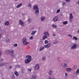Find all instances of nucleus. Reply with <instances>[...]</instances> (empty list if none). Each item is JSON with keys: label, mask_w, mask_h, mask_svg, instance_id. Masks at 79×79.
Instances as JSON below:
<instances>
[{"label": "nucleus", "mask_w": 79, "mask_h": 79, "mask_svg": "<svg viewBox=\"0 0 79 79\" xmlns=\"http://www.w3.org/2000/svg\"><path fill=\"white\" fill-rule=\"evenodd\" d=\"M26 58H28L25 60V62L26 64H28L29 63H30L32 60L31 59V56L28 55L26 56Z\"/></svg>", "instance_id": "f257e3e1"}, {"label": "nucleus", "mask_w": 79, "mask_h": 79, "mask_svg": "<svg viewBox=\"0 0 79 79\" xmlns=\"http://www.w3.org/2000/svg\"><path fill=\"white\" fill-rule=\"evenodd\" d=\"M22 42L23 45H27L29 44V42H27V39L26 38H24L22 40Z\"/></svg>", "instance_id": "f03ea898"}, {"label": "nucleus", "mask_w": 79, "mask_h": 79, "mask_svg": "<svg viewBox=\"0 0 79 79\" xmlns=\"http://www.w3.org/2000/svg\"><path fill=\"white\" fill-rule=\"evenodd\" d=\"M10 56L12 58L15 57V53H14V50H12L10 53Z\"/></svg>", "instance_id": "7ed1b4c3"}, {"label": "nucleus", "mask_w": 79, "mask_h": 79, "mask_svg": "<svg viewBox=\"0 0 79 79\" xmlns=\"http://www.w3.org/2000/svg\"><path fill=\"white\" fill-rule=\"evenodd\" d=\"M60 66L62 67V68H67L68 66V64H65L64 63L61 64Z\"/></svg>", "instance_id": "20e7f679"}, {"label": "nucleus", "mask_w": 79, "mask_h": 79, "mask_svg": "<svg viewBox=\"0 0 79 79\" xmlns=\"http://www.w3.org/2000/svg\"><path fill=\"white\" fill-rule=\"evenodd\" d=\"M53 20L54 22H56L57 21H58V17L56 16L54 17Z\"/></svg>", "instance_id": "39448f33"}, {"label": "nucleus", "mask_w": 79, "mask_h": 79, "mask_svg": "<svg viewBox=\"0 0 79 79\" xmlns=\"http://www.w3.org/2000/svg\"><path fill=\"white\" fill-rule=\"evenodd\" d=\"M33 9H34V10H39V7H38V6L36 5H34L33 6Z\"/></svg>", "instance_id": "423d86ee"}, {"label": "nucleus", "mask_w": 79, "mask_h": 79, "mask_svg": "<svg viewBox=\"0 0 79 79\" xmlns=\"http://www.w3.org/2000/svg\"><path fill=\"white\" fill-rule=\"evenodd\" d=\"M76 47H77V44H74L72 46L71 48V49L72 50H73V49L76 48Z\"/></svg>", "instance_id": "0eeeda50"}, {"label": "nucleus", "mask_w": 79, "mask_h": 79, "mask_svg": "<svg viewBox=\"0 0 79 79\" xmlns=\"http://www.w3.org/2000/svg\"><path fill=\"white\" fill-rule=\"evenodd\" d=\"M11 52V50H7L6 51V53L7 54V55H9V54H10Z\"/></svg>", "instance_id": "6e6552de"}, {"label": "nucleus", "mask_w": 79, "mask_h": 79, "mask_svg": "<svg viewBox=\"0 0 79 79\" xmlns=\"http://www.w3.org/2000/svg\"><path fill=\"white\" fill-rule=\"evenodd\" d=\"M19 23L20 25H21L22 26H24V24L23 23V22L21 20L19 21Z\"/></svg>", "instance_id": "1a4fd4ad"}, {"label": "nucleus", "mask_w": 79, "mask_h": 79, "mask_svg": "<svg viewBox=\"0 0 79 79\" xmlns=\"http://www.w3.org/2000/svg\"><path fill=\"white\" fill-rule=\"evenodd\" d=\"M44 35L46 36H49V33L48 31H45L44 32Z\"/></svg>", "instance_id": "9d476101"}, {"label": "nucleus", "mask_w": 79, "mask_h": 79, "mask_svg": "<svg viewBox=\"0 0 79 79\" xmlns=\"http://www.w3.org/2000/svg\"><path fill=\"white\" fill-rule=\"evenodd\" d=\"M50 46V43H48V44L45 45L44 47L45 48H48Z\"/></svg>", "instance_id": "9b49d317"}, {"label": "nucleus", "mask_w": 79, "mask_h": 79, "mask_svg": "<svg viewBox=\"0 0 79 79\" xmlns=\"http://www.w3.org/2000/svg\"><path fill=\"white\" fill-rule=\"evenodd\" d=\"M66 71L68 72H71L72 71V69L71 68H67L66 69Z\"/></svg>", "instance_id": "f8f14e48"}, {"label": "nucleus", "mask_w": 79, "mask_h": 79, "mask_svg": "<svg viewBox=\"0 0 79 79\" xmlns=\"http://www.w3.org/2000/svg\"><path fill=\"white\" fill-rule=\"evenodd\" d=\"M39 69V66L38 64H36L35 67V70H38Z\"/></svg>", "instance_id": "ddd939ff"}, {"label": "nucleus", "mask_w": 79, "mask_h": 79, "mask_svg": "<svg viewBox=\"0 0 79 79\" xmlns=\"http://www.w3.org/2000/svg\"><path fill=\"white\" fill-rule=\"evenodd\" d=\"M23 5V4L22 3H20L17 6H16V8H19V7H21Z\"/></svg>", "instance_id": "4468645a"}, {"label": "nucleus", "mask_w": 79, "mask_h": 79, "mask_svg": "<svg viewBox=\"0 0 79 79\" xmlns=\"http://www.w3.org/2000/svg\"><path fill=\"white\" fill-rule=\"evenodd\" d=\"M35 13L36 15H39V9L35 11Z\"/></svg>", "instance_id": "2eb2a0df"}, {"label": "nucleus", "mask_w": 79, "mask_h": 79, "mask_svg": "<svg viewBox=\"0 0 79 79\" xmlns=\"http://www.w3.org/2000/svg\"><path fill=\"white\" fill-rule=\"evenodd\" d=\"M45 19V17H42L41 18V21H44Z\"/></svg>", "instance_id": "dca6fc26"}, {"label": "nucleus", "mask_w": 79, "mask_h": 79, "mask_svg": "<svg viewBox=\"0 0 79 79\" xmlns=\"http://www.w3.org/2000/svg\"><path fill=\"white\" fill-rule=\"evenodd\" d=\"M53 44H58V41L57 40L55 39V40H53Z\"/></svg>", "instance_id": "f3484780"}, {"label": "nucleus", "mask_w": 79, "mask_h": 79, "mask_svg": "<svg viewBox=\"0 0 79 79\" xmlns=\"http://www.w3.org/2000/svg\"><path fill=\"white\" fill-rule=\"evenodd\" d=\"M37 32V31H32L31 33V35H34L35 34V33Z\"/></svg>", "instance_id": "a211bd4d"}, {"label": "nucleus", "mask_w": 79, "mask_h": 79, "mask_svg": "<svg viewBox=\"0 0 79 79\" xmlns=\"http://www.w3.org/2000/svg\"><path fill=\"white\" fill-rule=\"evenodd\" d=\"M45 48V46L44 47H41L40 49V51H42L43 50H44V49Z\"/></svg>", "instance_id": "6ab92c4d"}, {"label": "nucleus", "mask_w": 79, "mask_h": 79, "mask_svg": "<svg viewBox=\"0 0 79 79\" xmlns=\"http://www.w3.org/2000/svg\"><path fill=\"white\" fill-rule=\"evenodd\" d=\"M70 18V19H73V15L72 13H71L69 15Z\"/></svg>", "instance_id": "aec40b11"}, {"label": "nucleus", "mask_w": 79, "mask_h": 79, "mask_svg": "<svg viewBox=\"0 0 79 79\" xmlns=\"http://www.w3.org/2000/svg\"><path fill=\"white\" fill-rule=\"evenodd\" d=\"M5 24L6 26H9V24H10L9 23V22L8 21L6 22L5 23Z\"/></svg>", "instance_id": "412c9836"}, {"label": "nucleus", "mask_w": 79, "mask_h": 79, "mask_svg": "<svg viewBox=\"0 0 79 79\" xmlns=\"http://www.w3.org/2000/svg\"><path fill=\"white\" fill-rule=\"evenodd\" d=\"M76 74L77 75H79V69H78L76 71Z\"/></svg>", "instance_id": "4be33fe9"}, {"label": "nucleus", "mask_w": 79, "mask_h": 79, "mask_svg": "<svg viewBox=\"0 0 79 79\" xmlns=\"http://www.w3.org/2000/svg\"><path fill=\"white\" fill-rule=\"evenodd\" d=\"M68 24V21H65L63 22V24L64 25H66Z\"/></svg>", "instance_id": "5701e85b"}, {"label": "nucleus", "mask_w": 79, "mask_h": 79, "mask_svg": "<svg viewBox=\"0 0 79 79\" xmlns=\"http://www.w3.org/2000/svg\"><path fill=\"white\" fill-rule=\"evenodd\" d=\"M15 74L17 76V77H18V76H19V73H18L16 71H15Z\"/></svg>", "instance_id": "b1692460"}, {"label": "nucleus", "mask_w": 79, "mask_h": 79, "mask_svg": "<svg viewBox=\"0 0 79 79\" xmlns=\"http://www.w3.org/2000/svg\"><path fill=\"white\" fill-rule=\"evenodd\" d=\"M31 79H36L35 76L33 75H32L31 78Z\"/></svg>", "instance_id": "393cba45"}, {"label": "nucleus", "mask_w": 79, "mask_h": 79, "mask_svg": "<svg viewBox=\"0 0 79 79\" xmlns=\"http://www.w3.org/2000/svg\"><path fill=\"white\" fill-rule=\"evenodd\" d=\"M45 39H47V36L45 35L43 37V40H45Z\"/></svg>", "instance_id": "a878e982"}, {"label": "nucleus", "mask_w": 79, "mask_h": 79, "mask_svg": "<svg viewBox=\"0 0 79 79\" xmlns=\"http://www.w3.org/2000/svg\"><path fill=\"white\" fill-rule=\"evenodd\" d=\"M28 22L29 23H30L31 22V18H28V20H27Z\"/></svg>", "instance_id": "bb28decb"}, {"label": "nucleus", "mask_w": 79, "mask_h": 79, "mask_svg": "<svg viewBox=\"0 0 79 79\" xmlns=\"http://www.w3.org/2000/svg\"><path fill=\"white\" fill-rule=\"evenodd\" d=\"M73 39L75 40H78V38L76 36H73Z\"/></svg>", "instance_id": "cd10ccee"}, {"label": "nucleus", "mask_w": 79, "mask_h": 79, "mask_svg": "<svg viewBox=\"0 0 79 79\" xmlns=\"http://www.w3.org/2000/svg\"><path fill=\"white\" fill-rule=\"evenodd\" d=\"M42 60L43 61H45V60H46V57L44 56H43L42 58Z\"/></svg>", "instance_id": "c85d7f7f"}, {"label": "nucleus", "mask_w": 79, "mask_h": 79, "mask_svg": "<svg viewBox=\"0 0 79 79\" xmlns=\"http://www.w3.org/2000/svg\"><path fill=\"white\" fill-rule=\"evenodd\" d=\"M49 73L50 75H52V74H53V72L51 70L49 72Z\"/></svg>", "instance_id": "c756f323"}, {"label": "nucleus", "mask_w": 79, "mask_h": 79, "mask_svg": "<svg viewBox=\"0 0 79 79\" xmlns=\"http://www.w3.org/2000/svg\"><path fill=\"white\" fill-rule=\"evenodd\" d=\"M65 77L66 78H67L68 77V75L67 73H65Z\"/></svg>", "instance_id": "7c9ffc66"}, {"label": "nucleus", "mask_w": 79, "mask_h": 79, "mask_svg": "<svg viewBox=\"0 0 79 79\" xmlns=\"http://www.w3.org/2000/svg\"><path fill=\"white\" fill-rule=\"evenodd\" d=\"M77 68V66L75 65L74 66V67L73 68V69L74 70L76 69Z\"/></svg>", "instance_id": "2f4dec72"}, {"label": "nucleus", "mask_w": 79, "mask_h": 79, "mask_svg": "<svg viewBox=\"0 0 79 79\" xmlns=\"http://www.w3.org/2000/svg\"><path fill=\"white\" fill-rule=\"evenodd\" d=\"M16 68H20V65H16L15 66Z\"/></svg>", "instance_id": "473e14b6"}, {"label": "nucleus", "mask_w": 79, "mask_h": 79, "mask_svg": "<svg viewBox=\"0 0 79 79\" xmlns=\"http://www.w3.org/2000/svg\"><path fill=\"white\" fill-rule=\"evenodd\" d=\"M30 40H32V39H34V37H33L32 36H31L30 37Z\"/></svg>", "instance_id": "72a5a7b5"}, {"label": "nucleus", "mask_w": 79, "mask_h": 79, "mask_svg": "<svg viewBox=\"0 0 79 79\" xmlns=\"http://www.w3.org/2000/svg\"><path fill=\"white\" fill-rule=\"evenodd\" d=\"M0 60L1 61H4V59L2 58H0Z\"/></svg>", "instance_id": "f704fd0d"}, {"label": "nucleus", "mask_w": 79, "mask_h": 79, "mask_svg": "<svg viewBox=\"0 0 79 79\" xmlns=\"http://www.w3.org/2000/svg\"><path fill=\"white\" fill-rule=\"evenodd\" d=\"M60 12V9L57 10L56 11V13H59Z\"/></svg>", "instance_id": "c9c22d12"}, {"label": "nucleus", "mask_w": 79, "mask_h": 79, "mask_svg": "<svg viewBox=\"0 0 79 79\" xmlns=\"http://www.w3.org/2000/svg\"><path fill=\"white\" fill-rule=\"evenodd\" d=\"M52 26L54 28L56 27V25H55V24L52 25Z\"/></svg>", "instance_id": "e433bc0d"}, {"label": "nucleus", "mask_w": 79, "mask_h": 79, "mask_svg": "<svg viewBox=\"0 0 79 79\" xmlns=\"http://www.w3.org/2000/svg\"><path fill=\"white\" fill-rule=\"evenodd\" d=\"M5 41H6V42H9V41H10V39L8 38H6V40H5Z\"/></svg>", "instance_id": "4c0bfd02"}, {"label": "nucleus", "mask_w": 79, "mask_h": 79, "mask_svg": "<svg viewBox=\"0 0 79 79\" xmlns=\"http://www.w3.org/2000/svg\"><path fill=\"white\" fill-rule=\"evenodd\" d=\"M48 41L47 40H46L44 41V43L45 44H48Z\"/></svg>", "instance_id": "58836bf2"}, {"label": "nucleus", "mask_w": 79, "mask_h": 79, "mask_svg": "<svg viewBox=\"0 0 79 79\" xmlns=\"http://www.w3.org/2000/svg\"><path fill=\"white\" fill-rule=\"evenodd\" d=\"M14 46L15 47H17V46H18V44H15L14 45Z\"/></svg>", "instance_id": "ea45409f"}, {"label": "nucleus", "mask_w": 79, "mask_h": 79, "mask_svg": "<svg viewBox=\"0 0 79 79\" xmlns=\"http://www.w3.org/2000/svg\"><path fill=\"white\" fill-rule=\"evenodd\" d=\"M69 21L70 23L73 22V20H72V19H69Z\"/></svg>", "instance_id": "a19ab883"}, {"label": "nucleus", "mask_w": 79, "mask_h": 79, "mask_svg": "<svg viewBox=\"0 0 79 79\" xmlns=\"http://www.w3.org/2000/svg\"><path fill=\"white\" fill-rule=\"evenodd\" d=\"M69 63V62L68 61H65L64 63L65 64H68V63Z\"/></svg>", "instance_id": "79ce46f5"}, {"label": "nucleus", "mask_w": 79, "mask_h": 79, "mask_svg": "<svg viewBox=\"0 0 79 79\" xmlns=\"http://www.w3.org/2000/svg\"><path fill=\"white\" fill-rule=\"evenodd\" d=\"M3 66V64L2 63H1L0 64V66L2 67Z\"/></svg>", "instance_id": "37998d69"}, {"label": "nucleus", "mask_w": 79, "mask_h": 79, "mask_svg": "<svg viewBox=\"0 0 79 79\" xmlns=\"http://www.w3.org/2000/svg\"><path fill=\"white\" fill-rule=\"evenodd\" d=\"M48 79H55V78L49 77Z\"/></svg>", "instance_id": "c03bdc74"}, {"label": "nucleus", "mask_w": 79, "mask_h": 79, "mask_svg": "<svg viewBox=\"0 0 79 79\" xmlns=\"http://www.w3.org/2000/svg\"><path fill=\"white\" fill-rule=\"evenodd\" d=\"M62 4H63L62 5V6H63V5H66V2H62Z\"/></svg>", "instance_id": "a18cd8bd"}, {"label": "nucleus", "mask_w": 79, "mask_h": 79, "mask_svg": "<svg viewBox=\"0 0 79 79\" xmlns=\"http://www.w3.org/2000/svg\"><path fill=\"white\" fill-rule=\"evenodd\" d=\"M65 1L66 2H71V0H65Z\"/></svg>", "instance_id": "49530a36"}, {"label": "nucleus", "mask_w": 79, "mask_h": 79, "mask_svg": "<svg viewBox=\"0 0 79 79\" xmlns=\"http://www.w3.org/2000/svg\"><path fill=\"white\" fill-rule=\"evenodd\" d=\"M28 5L29 7H31V4L30 3H29V4H28Z\"/></svg>", "instance_id": "de8ad7c7"}, {"label": "nucleus", "mask_w": 79, "mask_h": 79, "mask_svg": "<svg viewBox=\"0 0 79 79\" xmlns=\"http://www.w3.org/2000/svg\"><path fill=\"white\" fill-rule=\"evenodd\" d=\"M9 69H11V68H12V67L11 66H9Z\"/></svg>", "instance_id": "09e8293b"}, {"label": "nucleus", "mask_w": 79, "mask_h": 79, "mask_svg": "<svg viewBox=\"0 0 79 79\" xmlns=\"http://www.w3.org/2000/svg\"><path fill=\"white\" fill-rule=\"evenodd\" d=\"M57 59L58 60H60V57H58L57 58Z\"/></svg>", "instance_id": "8fccbe9b"}, {"label": "nucleus", "mask_w": 79, "mask_h": 79, "mask_svg": "<svg viewBox=\"0 0 79 79\" xmlns=\"http://www.w3.org/2000/svg\"><path fill=\"white\" fill-rule=\"evenodd\" d=\"M58 61H59V62H61V60L60 59H59L58 60Z\"/></svg>", "instance_id": "3c124183"}, {"label": "nucleus", "mask_w": 79, "mask_h": 79, "mask_svg": "<svg viewBox=\"0 0 79 79\" xmlns=\"http://www.w3.org/2000/svg\"><path fill=\"white\" fill-rule=\"evenodd\" d=\"M3 65H5L6 64V62H3Z\"/></svg>", "instance_id": "603ef678"}, {"label": "nucleus", "mask_w": 79, "mask_h": 79, "mask_svg": "<svg viewBox=\"0 0 79 79\" xmlns=\"http://www.w3.org/2000/svg\"><path fill=\"white\" fill-rule=\"evenodd\" d=\"M2 55V52L1 51H0V57L1 56V55Z\"/></svg>", "instance_id": "864d4df0"}, {"label": "nucleus", "mask_w": 79, "mask_h": 79, "mask_svg": "<svg viewBox=\"0 0 79 79\" xmlns=\"http://www.w3.org/2000/svg\"><path fill=\"white\" fill-rule=\"evenodd\" d=\"M69 37H72V35H69Z\"/></svg>", "instance_id": "5fc2aeb1"}, {"label": "nucleus", "mask_w": 79, "mask_h": 79, "mask_svg": "<svg viewBox=\"0 0 79 79\" xmlns=\"http://www.w3.org/2000/svg\"><path fill=\"white\" fill-rule=\"evenodd\" d=\"M28 71H30V72H31V69H28Z\"/></svg>", "instance_id": "6e6d98bb"}, {"label": "nucleus", "mask_w": 79, "mask_h": 79, "mask_svg": "<svg viewBox=\"0 0 79 79\" xmlns=\"http://www.w3.org/2000/svg\"><path fill=\"white\" fill-rule=\"evenodd\" d=\"M53 36H56V35L54 34H53Z\"/></svg>", "instance_id": "4d7b16f0"}, {"label": "nucleus", "mask_w": 79, "mask_h": 79, "mask_svg": "<svg viewBox=\"0 0 79 79\" xmlns=\"http://www.w3.org/2000/svg\"><path fill=\"white\" fill-rule=\"evenodd\" d=\"M77 3L78 5H79V1H78V2H77Z\"/></svg>", "instance_id": "13d9d810"}, {"label": "nucleus", "mask_w": 79, "mask_h": 79, "mask_svg": "<svg viewBox=\"0 0 79 79\" xmlns=\"http://www.w3.org/2000/svg\"><path fill=\"white\" fill-rule=\"evenodd\" d=\"M15 1H18V0H14Z\"/></svg>", "instance_id": "bf43d9fd"}, {"label": "nucleus", "mask_w": 79, "mask_h": 79, "mask_svg": "<svg viewBox=\"0 0 79 79\" xmlns=\"http://www.w3.org/2000/svg\"><path fill=\"white\" fill-rule=\"evenodd\" d=\"M6 64H8V63H7Z\"/></svg>", "instance_id": "052dcab7"}]
</instances>
